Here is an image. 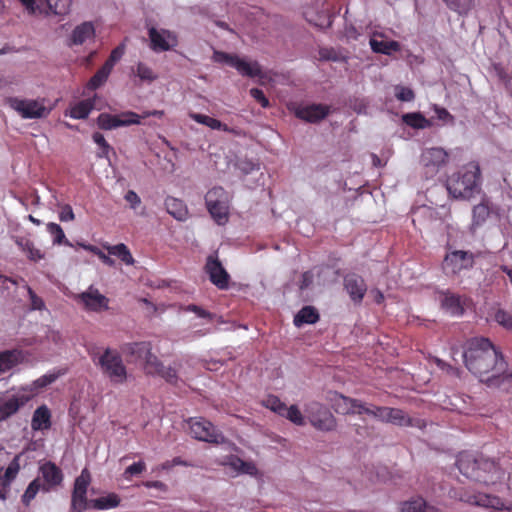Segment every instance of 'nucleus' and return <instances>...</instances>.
Returning <instances> with one entry per match:
<instances>
[{
	"mask_svg": "<svg viewBox=\"0 0 512 512\" xmlns=\"http://www.w3.org/2000/svg\"><path fill=\"white\" fill-rule=\"evenodd\" d=\"M463 358L468 370L487 383L489 377L503 372L506 363L494 345L486 338H475L469 341Z\"/></svg>",
	"mask_w": 512,
	"mask_h": 512,
	"instance_id": "obj_1",
	"label": "nucleus"
},
{
	"mask_svg": "<svg viewBox=\"0 0 512 512\" xmlns=\"http://www.w3.org/2000/svg\"><path fill=\"white\" fill-rule=\"evenodd\" d=\"M456 465L463 476L485 485L495 484L503 476L493 460L473 453H460Z\"/></svg>",
	"mask_w": 512,
	"mask_h": 512,
	"instance_id": "obj_2",
	"label": "nucleus"
},
{
	"mask_svg": "<svg viewBox=\"0 0 512 512\" xmlns=\"http://www.w3.org/2000/svg\"><path fill=\"white\" fill-rule=\"evenodd\" d=\"M481 171L479 164L470 162L447 180V190L454 198L470 199L480 190Z\"/></svg>",
	"mask_w": 512,
	"mask_h": 512,
	"instance_id": "obj_3",
	"label": "nucleus"
},
{
	"mask_svg": "<svg viewBox=\"0 0 512 512\" xmlns=\"http://www.w3.org/2000/svg\"><path fill=\"white\" fill-rule=\"evenodd\" d=\"M384 423L397 426H417L423 428L424 422L412 419L406 412L398 408L382 407L372 404L365 405L364 413Z\"/></svg>",
	"mask_w": 512,
	"mask_h": 512,
	"instance_id": "obj_4",
	"label": "nucleus"
},
{
	"mask_svg": "<svg viewBox=\"0 0 512 512\" xmlns=\"http://www.w3.org/2000/svg\"><path fill=\"white\" fill-rule=\"evenodd\" d=\"M97 365L112 383L122 384L127 380L126 367L117 351L106 348L99 356Z\"/></svg>",
	"mask_w": 512,
	"mask_h": 512,
	"instance_id": "obj_5",
	"label": "nucleus"
},
{
	"mask_svg": "<svg viewBox=\"0 0 512 512\" xmlns=\"http://www.w3.org/2000/svg\"><path fill=\"white\" fill-rule=\"evenodd\" d=\"M6 103L23 119H41L51 112V109L46 106L45 99L9 97Z\"/></svg>",
	"mask_w": 512,
	"mask_h": 512,
	"instance_id": "obj_6",
	"label": "nucleus"
},
{
	"mask_svg": "<svg viewBox=\"0 0 512 512\" xmlns=\"http://www.w3.org/2000/svg\"><path fill=\"white\" fill-rule=\"evenodd\" d=\"M212 59L214 62L225 63L234 67L243 76L251 78L258 77L260 79L265 77V74L257 61H247L237 55L228 54L222 51H214Z\"/></svg>",
	"mask_w": 512,
	"mask_h": 512,
	"instance_id": "obj_7",
	"label": "nucleus"
},
{
	"mask_svg": "<svg viewBox=\"0 0 512 512\" xmlns=\"http://www.w3.org/2000/svg\"><path fill=\"white\" fill-rule=\"evenodd\" d=\"M309 423L317 430L323 432L334 431L337 420L331 411L319 402H309L304 407Z\"/></svg>",
	"mask_w": 512,
	"mask_h": 512,
	"instance_id": "obj_8",
	"label": "nucleus"
},
{
	"mask_svg": "<svg viewBox=\"0 0 512 512\" xmlns=\"http://www.w3.org/2000/svg\"><path fill=\"white\" fill-rule=\"evenodd\" d=\"M205 200L208 211L213 219L219 225L227 223L229 218V199L227 192L221 187H214L207 192Z\"/></svg>",
	"mask_w": 512,
	"mask_h": 512,
	"instance_id": "obj_9",
	"label": "nucleus"
},
{
	"mask_svg": "<svg viewBox=\"0 0 512 512\" xmlns=\"http://www.w3.org/2000/svg\"><path fill=\"white\" fill-rule=\"evenodd\" d=\"M187 425L189 434L199 441L216 444L224 442L222 433L210 421L204 418H190L187 420Z\"/></svg>",
	"mask_w": 512,
	"mask_h": 512,
	"instance_id": "obj_10",
	"label": "nucleus"
},
{
	"mask_svg": "<svg viewBox=\"0 0 512 512\" xmlns=\"http://www.w3.org/2000/svg\"><path fill=\"white\" fill-rule=\"evenodd\" d=\"M91 482V475L87 469H83L81 474L75 479L72 492L71 507L75 512H83L90 508V501L86 494Z\"/></svg>",
	"mask_w": 512,
	"mask_h": 512,
	"instance_id": "obj_11",
	"label": "nucleus"
},
{
	"mask_svg": "<svg viewBox=\"0 0 512 512\" xmlns=\"http://www.w3.org/2000/svg\"><path fill=\"white\" fill-rule=\"evenodd\" d=\"M474 255L468 251L455 250L448 253L443 261V269L447 274H459L464 270L472 268Z\"/></svg>",
	"mask_w": 512,
	"mask_h": 512,
	"instance_id": "obj_12",
	"label": "nucleus"
},
{
	"mask_svg": "<svg viewBox=\"0 0 512 512\" xmlns=\"http://www.w3.org/2000/svg\"><path fill=\"white\" fill-rule=\"evenodd\" d=\"M148 36L150 48L154 52L169 51L178 45L176 33L168 29H157L152 26L148 29Z\"/></svg>",
	"mask_w": 512,
	"mask_h": 512,
	"instance_id": "obj_13",
	"label": "nucleus"
},
{
	"mask_svg": "<svg viewBox=\"0 0 512 512\" xmlns=\"http://www.w3.org/2000/svg\"><path fill=\"white\" fill-rule=\"evenodd\" d=\"M97 124L101 129L112 130L122 126L140 124V115L132 111L117 115L102 113L97 118Z\"/></svg>",
	"mask_w": 512,
	"mask_h": 512,
	"instance_id": "obj_14",
	"label": "nucleus"
},
{
	"mask_svg": "<svg viewBox=\"0 0 512 512\" xmlns=\"http://www.w3.org/2000/svg\"><path fill=\"white\" fill-rule=\"evenodd\" d=\"M460 500L471 505L489 508L496 511L512 510V503L501 500L499 497L478 493L460 496Z\"/></svg>",
	"mask_w": 512,
	"mask_h": 512,
	"instance_id": "obj_15",
	"label": "nucleus"
},
{
	"mask_svg": "<svg viewBox=\"0 0 512 512\" xmlns=\"http://www.w3.org/2000/svg\"><path fill=\"white\" fill-rule=\"evenodd\" d=\"M448 153L440 147L425 149L421 155V162L426 169V173L431 176L439 172L441 168L448 163Z\"/></svg>",
	"mask_w": 512,
	"mask_h": 512,
	"instance_id": "obj_16",
	"label": "nucleus"
},
{
	"mask_svg": "<svg viewBox=\"0 0 512 512\" xmlns=\"http://www.w3.org/2000/svg\"><path fill=\"white\" fill-rule=\"evenodd\" d=\"M77 299L87 311L99 313L109 308V299L94 286H90L86 291L77 295Z\"/></svg>",
	"mask_w": 512,
	"mask_h": 512,
	"instance_id": "obj_17",
	"label": "nucleus"
},
{
	"mask_svg": "<svg viewBox=\"0 0 512 512\" xmlns=\"http://www.w3.org/2000/svg\"><path fill=\"white\" fill-rule=\"evenodd\" d=\"M205 271L209 275L210 281L219 289H227L230 276L219 261L217 254L207 257Z\"/></svg>",
	"mask_w": 512,
	"mask_h": 512,
	"instance_id": "obj_18",
	"label": "nucleus"
},
{
	"mask_svg": "<svg viewBox=\"0 0 512 512\" xmlns=\"http://www.w3.org/2000/svg\"><path fill=\"white\" fill-rule=\"evenodd\" d=\"M331 402L336 413L349 415V414H363L365 409V402L358 399L349 398L339 393H334L331 397Z\"/></svg>",
	"mask_w": 512,
	"mask_h": 512,
	"instance_id": "obj_19",
	"label": "nucleus"
},
{
	"mask_svg": "<svg viewBox=\"0 0 512 512\" xmlns=\"http://www.w3.org/2000/svg\"><path fill=\"white\" fill-rule=\"evenodd\" d=\"M146 370L149 374H158L163 377L169 383L177 382V372L172 367H165L163 364L153 355L149 354L146 359Z\"/></svg>",
	"mask_w": 512,
	"mask_h": 512,
	"instance_id": "obj_20",
	"label": "nucleus"
},
{
	"mask_svg": "<svg viewBox=\"0 0 512 512\" xmlns=\"http://www.w3.org/2000/svg\"><path fill=\"white\" fill-rule=\"evenodd\" d=\"M295 114L298 118L307 122H317L329 114V107L322 104L303 106L297 108Z\"/></svg>",
	"mask_w": 512,
	"mask_h": 512,
	"instance_id": "obj_21",
	"label": "nucleus"
},
{
	"mask_svg": "<svg viewBox=\"0 0 512 512\" xmlns=\"http://www.w3.org/2000/svg\"><path fill=\"white\" fill-rule=\"evenodd\" d=\"M40 472L45 482L42 487L43 491H49L52 487L60 485L63 480L61 470L52 462L43 464L40 467Z\"/></svg>",
	"mask_w": 512,
	"mask_h": 512,
	"instance_id": "obj_22",
	"label": "nucleus"
},
{
	"mask_svg": "<svg viewBox=\"0 0 512 512\" xmlns=\"http://www.w3.org/2000/svg\"><path fill=\"white\" fill-rule=\"evenodd\" d=\"M95 37V26L90 21H85L77 25L69 38L70 45H82Z\"/></svg>",
	"mask_w": 512,
	"mask_h": 512,
	"instance_id": "obj_23",
	"label": "nucleus"
},
{
	"mask_svg": "<svg viewBox=\"0 0 512 512\" xmlns=\"http://www.w3.org/2000/svg\"><path fill=\"white\" fill-rule=\"evenodd\" d=\"M30 397L24 394L13 395L7 400L0 403V421H4L15 414L20 407L24 406Z\"/></svg>",
	"mask_w": 512,
	"mask_h": 512,
	"instance_id": "obj_24",
	"label": "nucleus"
},
{
	"mask_svg": "<svg viewBox=\"0 0 512 512\" xmlns=\"http://www.w3.org/2000/svg\"><path fill=\"white\" fill-rule=\"evenodd\" d=\"M344 283L351 299L360 302L367 290L364 280L360 276L352 274L345 277Z\"/></svg>",
	"mask_w": 512,
	"mask_h": 512,
	"instance_id": "obj_25",
	"label": "nucleus"
},
{
	"mask_svg": "<svg viewBox=\"0 0 512 512\" xmlns=\"http://www.w3.org/2000/svg\"><path fill=\"white\" fill-rule=\"evenodd\" d=\"M440 303L442 309L452 316H460L464 312V303L458 295L449 292L443 293L440 298Z\"/></svg>",
	"mask_w": 512,
	"mask_h": 512,
	"instance_id": "obj_26",
	"label": "nucleus"
},
{
	"mask_svg": "<svg viewBox=\"0 0 512 512\" xmlns=\"http://www.w3.org/2000/svg\"><path fill=\"white\" fill-rule=\"evenodd\" d=\"M20 457L21 454H17L13 460L9 463L3 475H0V490L6 491V498L12 482L17 477L20 471Z\"/></svg>",
	"mask_w": 512,
	"mask_h": 512,
	"instance_id": "obj_27",
	"label": "nucleus"
},
{
	"mask_svg": "<svg viewBox=\"0 0 512 512\" xmlns=\"http://www.w3.org/2000/svg\"><path fill=\"white\" fill-rule=\"evenodd\" d=\"M14 242L30 261L37 262L44 259L45 253L37 248L29 238L16 236L14 237Z\"/></svg>",
	"mask_w": 512,
	"mask_h": 512,
	"instance_id": "obj_28",
	"label": "nucleus"
},
{
	"mask_svg": "<svg viewBox=\"0 0 512 512\" xmlns=\"http://www.w3.org/2000/svg\"><path fill=\"white\" fill-rule=\"evenodd\" d=\"M377 36L382 37V34L374 33L369 41L370 47L373 52L384 54V55H391L393 52L400 51L401 45L399 42L394 41V40H391V41L378 40Z\"/></svg>",
	"mask_w": 512,
	"mask_h": 512,
	"instance_id": "obj_29",
	"label": "nucleus"
},
{
	"mask_svg": "<svg viewBox=\"0 0 512 512\" xmlns=\"http://www.w3.org/2000/svg\"><path fill=\"white\" fill-rule=\"evenodd\" d=\"M51 426V414L47 406L38 407L32 416L31 428L35 431L46 430Z\"/></svg>",
	"mask_w": 512,
	"mask_h": 512,
	"instance_id": "obj_30",
	"label": "nucleus"
},
{
	"mask_svg": "<svg viewBox=\"0 0 512 512\" xmlns=\"http://www.w3.org/2000/svg\"><path fill=\"white\" fill-rule=\"evenodd\" d=\"M225 465L228 466L237 474H247L254 476L258 472L257 467L253 462L244 461L237 456L229 457Z\"/></svg>",
	"mask_w": 512,
	"mask_h": 512,
	"instance_id": "obj_31",
	"label": "nucleus"
},
{
	"mask_svg": "<svg viewBox=\"0 0 512 512\" xmlns=\"http://www.w3.org/2000/svg\"><path fill=\"white\" fill-rule=\"evenodd\" d=\"M165 207L167 212L178 221H185L188 217V209L183 201L167 197L165 200Z\"/></svg>",
	"mask_w": 512,
	"mask_h": 512,
	"instance_id": "obj_32",
	"label": "nucleus"
},
{
	"mask_svg": "<svg viewBox=\"0 0 512 512\" xmlns=\"http://www.w3.org/2000/svg\"><path fill=\"white\" fill-rule=\"evenodd\" d=\"M488 387L499 388L506 392L512 391V373H507L506 368L503 372L495 373L489 377V381L486 383Z\"/></svg>",
	"mask_w": 512,
	"mask_h": 512,
	"instance_id": "obj_33",
	"label": "nucleus"
},
{
	"mask_svg": "<svg viewBox=\"0 0 512 512\" xmlns=\"http://www.w3.org/2000/svg\"><path fill=\"white\" fill-rule=\"evenodd\" d=\"M21 361V352L18 350H6L0 352V375L10 371Z\"/></svg>",
	"mask_w": 512,
	"mask_h": 512,
	"instance_id": "obj_34",
	"label": "nucleus"
},
{
	"mask_svg": "<svg viewBox=\"0 0 512 512\" xmlns=\"http://www.w3.org/2000/svg\"><path fill=\"white\" fill-rule=\"evenodd\" d=\"M399 512H440L434 506L428 505L422 498L412 499L401 503Z\"/></svg>",
	"mask_w": 512,
	"mask_h": 512,
	"instance_id": "obj_35",
	"label": "nucleus"
},
{
	"mask_svg": "<svg viewBox=\"0 0 512 512\" xmlns=\"http://www.w3.org/2000/svg\"><path fill=\"white\" fill-rule=\"evenodd\" d=\"M120 497L115 493H109L90 501V508L108 510L119 506Z\"/></svg>",
	"mask_w": 512,
	"mask_h": 512,
	"instance_id": "obj_36",
	"label": "nucleus"
},
{
	"mask_svg": "<svg viewBox=\"0 0 512 512\" xmlns=\"http://www.w3.org/2000/svg\"><path fill=\"white\" fill-rule=\"evenodd\" d=\"M319 319V314L317 310L312 306H306L302 308L294 317V324L297 327L302 326L303 324H313L317 322Z\"/></svg>",
	"mask_w": 512,
	"mask_h": 512,
	"instance_id": "obj_37",
	"label": "nucleus"
},
{
	"mask_svg": "<svg viewBox=\"0 0 512 512\" xmlns=\"http://www.w3.org/2000/svg\"><path fill=\"white\" fill-rule=\"evenodd\" d=\"M402 121L414 128V129H425L431 127L432 123L430 120L426 119L419 112L406 113L402 116Z\"/></svg>",
	"mask_w": 512,
	"mask_h": 512,
	"instance_id": "obj_38",
	"label": "nucleus"
},
{
	"mask_svg": "<svg viewBox=\"0 0 512 512\" xmlns=\"http://www.w3.org/2000/svg\"><path fill=\"white\" fill-rule=\"evenodd\" d=\"M189 117L191 119H193L194 121H196L197 123L205 125L213 130H223V131L229 130L226 124L222 123L221 121H219L215 118H212V117L204 115V114L190 112Z\"/></svg>",
	"mask_w": 512,
	"mask_h": 512,
	"instance_id": "obj_39",
	"label": "nucleus"
},
{
	"mask_svg": "<svg viewBox=\"0 0 512 512\" xmlns=\"http://www.w3.org/2000/svg\"><path fill=\"white\" fill-rule=\"evenodd\" d=\"M94 107V101L91 99L80 101L69 110L70 117L74 119H85Z\"/></svg>",
	"mask_w": 512,
	"mask_h": 512,
	"instance_id": "obj_40",
	"label": "nucleus"
},
{
	"mask_svg": "<svg viewBox=\"0 0 512 512\" xmlns=\"http://www.w3.org/2000/svg\"><path fill=\"white\" fill-rule=\"evenodd\" d=\"M489 215L490 209L486 203L482 202L474 206L472 210V227L476 228L482 226Z\"/></svg>",
	"mask_w": 512,
	"mask_h": 512,
	"instance_id": "obj_41",
	"label": "nucleus"
},
{
	"mask_svg": "<svg viewBox=\"0 0 512 512\" xmlns=\"http://www.w3.org/2000/svg\"><path fill=\"white\" fill-rule=\"evenodd\" d=\"M447 7L459 15H467L474 7V0H443Z\"/></svg>",
	"mask_w": 512,
	"mask_h": 512,
	"instance_id": "obj_42",
	"label": "nucleus"
},
{
	"mask_svg": "<svg viewBox=\"0 0 512 512\" xmlns=\"http://www.w3.org/2000/svg\"><path fill=\"white\" fill-rule=\"evenodd\" d=\"M106 249L110 255L119 257L126 265L134 263V258L125 244L120 243L114 246H106Z\"/></svg>",
	"mask_w": 512,
	"mask_h": 512,
	"instance_id": "obj_43",
	"label": "nucleus"
},
{
	"mask_svg": "<svg viewBox=\"0 0 512 512\" xmlns=\"http://www.w3.org/2000/svg\"><path fill=\"white\" fill-rule=\"evenodd\" d=\"M281 416L287 418L297 426H304L306 424L305 416L296 405H291L290 407L286 406Z\"/></svg>",
	"mask_w": 512,
	"mask_h": 512,
	"instance_id": "obj_44",
	"label": "nucleus"
},
{
	"mask_svg": "<svg viewBox=\"0 0 512 512\" xmlns=\"http://www.w3.org/2000/svg\"><path fill=\"white\" fill-rule=\"evenodd\" d=\"M51 13L55 15H66L70 12L72 0H46Z\"/></svg>",
	"mask_w": 512,
	"mask_h": 512,
	"instance_id": "obj_45",
	"label": "nucleus"
},
{
	"mask_svg": "<svg viewBox=\"0 0 512 512\" xmlns=\"http://www.w3.org/2000/svg\"><path fill=\"white\" fill-rule=\"evenodd\" d=\"M133 73L143 82L151 83L157 79V75L154 71L145 63L138 62Z\"/></svg>",
	"mask_w": 512,
	"mask_h": 512,
	"instance_id": "obj_46",
	"label": "nucleus"
},
{
	"mask_svg": "<svg viewBox=\"0 0 512 512\" xmlns=\"http://www.w3.org/2000/svg\"><path fill=\"white\" fill-rule=\"evenodd\" d=\"M111 71L112 70L109 68V66L103 65L102 68L99 69L96 72V74L90 79V81L88 83V88L92 89V90L99 88L101 85H103L106 82Z\"/></svg>",
	"mask_w": 512,
	"mask_h": 512,
	"instance_id": "obj_47",
	"label": "nucleus"
},
{
	"mask_svg": "<svg viewBox=\"0 0 512 512\" xmlns=\"http://www.w3.org/2000/svg\"><path fill=\"white\" fill-rule=\"evenodd\" d=\"M47 231L54 237L53 243L56 245L65 244L72 246V244L66 239L63 229L56 223H48Z\"/></svg>",
	"mask_w": 512,
	"mask_h": 512,
	"instance_id": "obj_48",
	"label": "nucleus"
},
{
	"mask_svg": "<svg viewBox=\"0 0 512 512\" xmlns=\"http://www.w3.org/2000/svg\"><path fill=\"white\" fill-rule=\"evenodd\" d=\"M43 485H41L39 478L34 479L26 488L23 493L21 500L22 503L26 506L30 504V502L36 497L37 493L42 489Z\"/></svg>",
	"mask_w": 512,
	"mask_h": 512,
	"instance_id": "obj_49",
	"label": "nucleus"
},
{
	"mask_svg": "<svg viewBox=\"0 0 512 512\" xmlns=\"http://www.w3.org/2000/svg\"><path fill=\"white\" fill-rule=\"evenodd\" d=\"M395 97L402 102H411L415 98L414 91L402 85H396L394 88Z\"/></svg>",
	"mask_w": 512,
	"mask_h": 512,
	"instance_id": "obj_50",
	"label": "nucleus"
},
{
	"mask_svg": "<svg viewBox=\"0 0 512 512\" xmlns=\"http://www.w3.org/2000/svg\"><path fill=\"white\" fill-rule=\"evenodd\" d=\"M146 470V464L145 462L143 461H138V462H135L133 463L132 465L128 466L124 473H123V477L126 479V480H130L133 476L135 475H139L141 474L142 472H144Z\"/></svg>",
	"mask_w": 512,
	"mask_h": 512,
	"instance_id": "obj_51",
	"label": "nucleus"
},
{
	"mask_svg": "<svg viewBox=\"0 0 512 512\" xmlns=\"http://www.w3.org/2000/svg\"><path fill=\"white\" fill-rule=\"evenodd\" d=\"M92 138L94 142L101 148V153H99V156L107 158L111 147L105 140L104 136L101 133L96 132L93 134Z\"/></svg>",
	"mask_w": 512,
	"mask_h": 512,
	"instance_id": "obj_52",
	"label": "nucleus"
},
{
	"mask_svg": "<svg viewBox=\"0 0 512 512\" xmlns=\"http://www.w3.org/2000/svg\"><path fill=\"white\" fill-rule=\"evenodd\" d=\"M495 320L497 323H499L501 326L512 330V315L507 313L504 310H498L495 313Z\"/></svg>",
	"mask_w": 512,
	"mask_h": 512,
	"instance_id": "obj_53",
	"label": "nucleus"
},
{
	"mask_svg": "<svg viewBox=\"0 0 512 512\" xmlns=\"http://www.w3.org/2000/svg\"><path fill=\"white\" fill-rule=\"evenodd\" d=\"M433 110L437 115V118L445 123H454V117L448 112L447 109L438 105L433 106Z\"/></svg>",
	"mask_w": 512,
	"mask_h": 512,
	"instance_id": "obj_54",
	"label": "nucleus"
},
{
	"mask_svg": "<svg viewBox=\"0 0 512 512\" xmlns=\"http://www.w3.org/2000/svg\"><path fill=\"white\" fill-rule=\"evenodd\" d=\"M266 406L270 408L272 411L278 413L279 415H282L283 410L286 407V405L276 397L268 398L266 400Z\"/></svg>",
	"mask_w": 512,
	"mask_h": 512,
	"instance_id": "obj_55",
	"label": "nucleus"
},
{
	"mask_svg": "<svg viewBox=\"0 0 512 512\" xmlns=\"http://www.w3.org/2000/svg\"><path fill=\"white\" fill-rule=\"evenodd\" d=\"M27 292L30 298V306L33 310H42L44 308V302L43 300L38 297L34 291L31 289V287L27 286Z\"/></svg>",
	"mask_w": 512,
	"mask_h": 512,
	"instance_id": "obj_56",
	"label": "nucleus"
},
{
	"mask_svg": "<svg viewBox=\"0 0 512 512\" xmlns=\"http://www.w3.org/2000/svg\"><path fill=\"white\" fill-rule=\"evenodd\" d=\"M124 53V48L123 47H117L116 49H114L112 52H111V55L110 57L108 58V60L104 63L105 66H109V68L112 70L115 63L120 60V58L122 57Z\"/></svg>",
	"mask_w": 512,
	"mask_h": 512,
	"instance_id": "obj_57",
	"label": "nucleus"
},
{
	"mask_svg": "<svg viewBox=\"0 0 512 512\" xmlns=\"http://www.w3.org/2000/svg\"><path fill=\"white\" fill-rule=\"evenodd\" d=\"M250 95L253 97L256 101H258L262 107L267 108L269 107V100L265 97L262 90L258 88H252L250 89Z\"/></svg>",
	"mask_w": 512,
	"mask_h": 512,
	"instance_id": "obj_58",
	"label": "nucleus"
},
{
	"mask_svg": "<svg viewBox=\"0 0 512 512\" xmlns=\"http://www.w3.org/2000/svg\"><path fill=\"white\" fill-rule=\"evenodd\" d=\"M124 199L129 203L130 208L132 209H136L141 204V198L133 190L127 191V193L124 196Z\"/></svg>",
	"mask_w": 512,
	"mask_h": 512,
	"instance_id": "obj_59",
	"label": "nucleus"
},
{
	"mask_svg": "<svg viewBox=\"0 0 512 512\" xmlns=\"http://www.w3.org/2000/svg\"><path fill=\"white\" fill-rule=\"evenodd\" d=\"M74 218H75V216H74L71 206L70 205L63 206L60 211V214H59V219L63 222H67V221H73Z\"/></svg>",
	"mask_w": 512,
	"mask_h": 512,
	"instance_id": "obj_60",
	"label": "nucleus"
},
{
	"mask_svg": "<svg viewBox=\"0 0 512 512\" xmlns=\"http://www.w3.org/2000/svg\"><path fill=\"white\" fill-rule=\"evenodd\" d=\"M187 311L195 313L198 317L212 319L213 315L197 305H189Z\"/></svg>",
	"mask_w": 512,
	"mask_h": 512,
	"instance_id": "obj_61",
	"label": "nucleus"
},
{
	"mask_svg": "<svg viewBox=\"0 0 512 512\" xmlns=\"http://www.w3.org/2000/svg\"><path fill=\"white\" fill-rule=\"evenodd\" d=\"M56 379V376L55 375H44L42 376L41 378L37 379L34 384L37 386V387H45L49 384H51L52 382H54Z\"/></svg>",
	"mask_w": 512,
	"mask_h": 512,
	"instance_id": "obj_62",
	"label": "nucleus"
},
{
	"mask_svg": "<svg viewBox=\"0 0 512 512\" xmlns=\"http://www.w3.org/2000/svg\"><path fill=\"white\" fill-rule=\"evenodd\" d=\"M20 2L30 14H34L36 12L37 7L35 5V0H20Z\"/></svg>",
	"mask_w": 512,
	"mask_h": 512,
	"instance_id": "obj_63",
	"label": "nucleus"
},
{
	"mask_svg": "<svg viewBox=\"0 0 512 512\" xmlns=\"http://www.w3.org/2000/svg\"><path fill=\"white\" fill-rule=\"evenodd\" d=\"M96 255L102 260L104 264L110 267H113L115 265V261L101 250H99V252Z\"/></svg>",
	"mask_w": 512,
	"mask_h": 512,
	"instance_id": "obj_64",
	"label": "nucleus"
}]
</instances>
